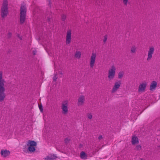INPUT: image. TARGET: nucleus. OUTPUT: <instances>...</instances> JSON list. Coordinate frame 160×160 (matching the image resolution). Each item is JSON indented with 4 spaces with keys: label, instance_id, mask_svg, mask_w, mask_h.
<instances>
[{
    "label": "nucleus",
    "instance_id": "nucleus-1",
    "mask_svg": "<svg viewBox=\"0 0 160 160\" xmlns=\"http://www.w3.org/2000/svg\"><path fill=\"white\" fill-rule=\"evenodd\" d=\"M8 13L7 0H3V3L1 9L2 17H5Z\"/></svg>",
    "mask_w": 160,
    "mask_h": 160
},
{
    "label": "nucleus",
    "instance_id": "nucleus-2",
    "mask_svg": "<svg viewBox=\"0 0 160 160\" xmlns=\"http://www.w3.org/2000/svg\"><path fill=\"white\" fill-rule=\"evenodd\" d=\"M26 7L24 5H22L21 7L20 15V22L23 23L25 20L26 17Z\"/></svg>",
    "mask_w": 160,
    "mask_h": 160
},
{
    "label": "nucleus",
    "instance_id": "nucleus-3",
    "mask_svg": "<svg viewBox=\"0 0 160 160\" xmlns=\"http://www.w3.org/2000/svg\"><path fill=\"white\" fill-rule=\"evenodd\" d=\"M37 145L36 142L33 141L29 140L27 143L28 150L31 152H33L35 150V148Z\"/></svg>",
    "mask_w": 160,
    "mask_h": 160
},
{
    "label": "nucleus",
    "instance_id": "nucleus-4",
    "mask_svg": "<svg viewBox=\"0 0 160 160\" xmlns=\"http://www.w3.org/2000/svg\"><path fill=\"white\" fill-rule=\"evenodd\" d=\"M116 71V68L114 66H112L108 70V78L110 79H112L114 77Z\"/></svg>",
    "mask_w": 160,
    "mask_h": 160
},
{
    "label": "nucleus",
    "instance_id": "nucleus-5",
    "mask_svg": "<svg viewBox=\"0 0 160 160\" xmlns=\"http://www.w3.org/2000/svg\"><path fill=\"white\" fill-rule=\"evenodd\" d=\"M97 54L96 53L92 52L90 58L89 64L91 68H93L94 66L96 59Z\"/></svg>",
    "mask_w": 160,
    "mask_h": 160
},
{
    "label": "nucleus",
    "instance_id": "nucleus-6",
    "mask_svg": "<svg viewBox=\"0 0 160 160\" xmlns=\"http://www.w3.org/2000/svg\"><path fill=\"white\" fill-rule=\"evenodd\" d=\"M147 84V82L146 81L142 82L138 87V91L139 92H143L145 90Z\"/></svg>",
    "mask_w": 160,
    "mask_h": 160
},
{
    "label": "nucleus",
    "instance_id": "nucleus-7",
    "mask_svg": "<svg viewBox=\"0 0 160 160\" xmlns=\"http://www.w3.org/2000/svg\"><path fill=\"white\" fill-rule=\"evenodd\" d=\"M2 72H0V93H3L5 91L4 87V81L2 79Z\"/></svg>",
    "mask_w": 160,
    "mask_h": 160
},
{
    "label": "nucleus",
    "instance_id": "nucleus-8",
    "mask_svg": "<svg viewBox=\"0 0 160 160\" xmlns=\"http://www.w3.org/2000/svg\"><path fill=\"white\" fill-rule=\"evenodd\" d=\"M121 85V82L120 81L116 82L113 86L112 90V93H114L117 92L119 88Z\"/></svg>",
    "mask_w": 160,
    "mask_h": 160
},
{
    "label": "nucleus",
    "instance_id": "nucleus-9",
    "mask_svg": "<svg viewBox=\"0 0 160 160\" xmlns=\"http://www.w3.org/2000/svg\"><path fill=\"white\" fill-rule=\"evenodd\" d=\"M68 103L67 101H65L63 102L62 106V110L63 113L64 114H66L68 111Z\"/></svg>",
    "mask_w": 160,
    "mask_h": 160
},
{
    "label": "nucleus",
    "instance_id": "nucleus-10",
    "mask_svg": "<svg viewBox=\"0 0 160 160\" xmlns=\"http://www.w3.org/2000/svg\"><path fill=\"white\" fill-rule=\"evenodd\" d=\"M154 48L153 47H151L149 49L148 54L147 60L148 61L151 59L152 57V55L153 53Z\"/></svg>",
    "mask_w": 160,
    "mask_h": 160
},
{
    "label": "nucleus",
    "instance_id": "nucleus-11",
    "mask_svg": "<svg viewBox=\"0 0 160 160\" xmlns=\"http://www.w3.org/2000/svg\"><path fill=\"white\" fill-rule=\"evenodd\" d=\"M0 154L2 157L6 158L9 155L10 152L8 150L2 149L1 151Z\"/></svg>",
    "mask_w": 160,
    "mask_h": 160
},
{
    "label": "nucleus",
    "instance_id": "nucleus-12",
    "mask_svg": "<svg viewBox=\"0 0 160 160\" xmlns=\"http://www.w3.org/2000/svg\"><path fill=\"white\" fill-rule=\"evenodd\" d=\"M71 40V30H68L67 31L66 36V42L67 44H69Z\"/></svg>",
    "mask_w": 160,
    "mask_h": 160
},
{
    "label": "nucleus",
    "instance_id": "nucleus-13",
    "mask_svg": "<svg viewBox=\"0 0 160 160\" xmlns=\"http://www.w3.org/2000/svg\"><path fill=\"white\" fill-rule=\"evenodd\" d=\"M84 97L83 96H80L78 99V104L79 105H82L84 102Z\"/></svg>",
    "mask_w": 160,
    "mask_h": 160
},
{
    "label": "nucleus",
    "instance_id": "nucleus-14",
    "mask_svg": "<svg viewBox=\"0 0 160 160\" xmlns=\"http://www.w3.org/2000/svg\"><path fill=\"white\" fill-rule=\"evenodd\" d=\"M57 158L55 155H49L45 158V160H54Z\"/></svg>",
    "mask_w": 160,
    "mask_h": 160
},
{
    "label": "nucleus",
    "instance_id": "nucleus-15",
    "mask_svg": "<svg viewBox=\"0 0 160 160\" xmlns=\"http://www.w3.org/2000/svg\"><path fill=\"white\" fill-rule=\"evenodd\" d=\"M157 85V83L155 81H153L150 86V90H154L156 88Z\"/></svg>",
    "mask_w": 160,
    "mask_h": 160
},
{
    "label": "nucleus",
    "instance_id": "nucleus-16",
    "mask_svg": "<svg viewBox=\"0 0 160 160\" xmlns=\"http://www.w3.org/2000/svg\"><path fill=\"white\" fill-rule=\"evenodd\" d=\"M138 138L135 136H133L132 138V144H135L138 143Z\"/></svg>",
    "mask_w": 160,
    "mask_h": 160
},
{
    "label": "nucleus",
    "instance_id": "nucleus-17",
    "mask_svg": "<svg viewBox=\"0 0 160 160\" xmlns=\"http://www.w3.org/2000/svg\"><path fill=\"white\" fill-rule=\"evenodd\" d=\"M87 154L84 152H82L80 153V157L82 159H86L87 158Z\"/></svg>",
    "mask_w": 160,
    "mask_h": 160
},
{
    "label": "nucleus",
    "instance_id": "nucleus-18",
    "mask_svg": "<svg viewBox=\"0 0 160 160\" xmlns=\"http://www.w3.org/2000/svg\"><path fill=\"white\" fill-rule=\"evenodd\" d=\"M5 97V95L4 92L0 93V101H3Z\"/></svg>",
    "mask_w": 160,
    "mask_h": 160
},
{
    "label": "nucleus",
    "instance_id": "nucleus-19",
    "mask_svg": "<svg viewBox=\"0 0 160 160\" xmlns=\"http://www.w3.org/2000/svg\"><path fill=\"white\" fill-rule=\"evenodd\" d=\"M137 48L135 46H132L131 49V51L132 53H134L136 52V51Z\"/></svg>",
    "mask_w": 160,
    "mask_h": 160
},
{
    "label": "nucleus",
    "instance_id": "nucleus-20",
    "mask_svg": "<svg viewBox=\"0 0 160 160\" xmlns=\"http://www.w3.org/2000/svg\"><path fill=\"white\" fill-rule=\"evenodd\" d=\"M81 55V52L78 51H77L76 52L75 54V56L76 58H80Z\"/></svg>",
    "mask_w": 160,
    "mask_h": 160
},
{
    "label": "nucleus",
    "instance_id": "nucleus-21",
    "mask_svg": "<svg viewBox=\"0 0 160 160\" xmlns=\"http://www.w3.org/2000/svg\"><path fill=\"white\" fill-rule=\"evenodd\" d=\"M124 73L123 72H120L118 73V78H122L123 75Z\"/></svg>",
    "mask_w": 160,
    "mask_h": 160
},
{
    "label": "nucleus",
    "instance_id": "nucleus-22",
    "mask_svg": "<svg viewBox=\"0 0 160 160\" xmlns=\"http://www.w3.org/2000/svg\"><path fill=\"white\" fill-rule=\"evenodd\" d=\"M108 38V36L107 35H105L103 37V42L104 43H105L106 42Z\"/></svg>",
    "mask_w": 160,
    "mask_h": 160
},
{
    "label": "nucleus",
    "instance_id": "nucleus-23",
    "mask_svg": "<svg viewBox=\"0 0 160 160\" xmlns=\"http://www.w3.org/2000/svg\"><path fill=\"white\" fill-rule=\"evenodd\" d=\"M136 148L137 150H139L141 149V146L139 145H138L136 146Z\"/></svg>",
    "mask_w": 160,
    "mask_h": 160
},
{
    "label": "nucleus",
    "instance_id": "nucleus-24",
    "mask_svg": "<svg viewBox=\"0 0 160 160\" xmlns=\"http://www.w3.org/2000/svg\"><path fill=\"white\" fill-rule=\"evenodd\" d=\"M88 118H89V119H91L92 118V115L91 113L88 114Z\"/></svg>",
    "mask_w": 160,
    "mask_h": 160
},
{
    "label": "nucleus",
    "instance_id": "nucleus-25",
    "mask_svg": "<svg viewBox=\"0 0 160 160\" xmlns=\"http://www.w3.org/2000/svg\"><path fill=\"white\" fill-rule=\"evenodd\" d=\"M124 4L126 5L128 3V0H122Z\"/></svg>",
    "mask_w": 160,
    "mask_h": 160
},
{
    "label": "nucleus",
    "instance_id": "nucleus-26",
    "mask_svg": "<svg viewBox=\"0 0 160 160\" xmlns=\"http://www.w3.org/2000/svg\"><path fill=\"white\" fill-rule=\"evenodd\" d=\"M57 79V77L56 75H55L53 78V80L54 81H56Z\"/></svg>",
    "mask_w": 160,
    "mask_h": 160
},
{
    "label": "nucleus",
    "instance_id": "nucleus-27",
    "mask_svg": "<svg viewBox=\"0 0 160 160\" xmlns=\"http://www.w3.org/2000/svg\"><path fill=\"white\" fill-rule=\"evenodd\" d=\"M102 136H100L98 137V138L99 139H102Z\"/></svg>",
    "mask_w": 160,
    "mask_h": 160
},
{
    "label": "nucleus",
    "instance_id": "nucleus-28",
    "mask_svg": "<svg viewBox=\"0 0 160 160\" xmlns=\"http://www.w3.org/2000/svg\"><path fill=\"white\" fill-rule=\"evenodd\" d=\"M39 108H40V110H41V111H42V110H41V108L40 107V106H39Z\"/></svg>",
    "mask_w": 160,
    "mask_h": 160
},
{
    "label": "nucleus",
    "instance_id": "nucleus-29",
    "mask_svg": "<svg viewBox=\"0 0 160 160\" xmlns=\"http://www.w3.org/2000/svg\"><path fill=\"white\" fill-rule=\"evenodd\" d=\"M64 18H63V19H65V18H66V16H64Z\"/></svg>",
    "mask_w": 160,
    "mask_h": 160
},
{
    "label": "nucleus",
    "instance_id": "nucleus-30",
    "mask_svg": "<svg viewBox=\"0 0 160 160\" xmlns=\"http://www.w3.org/2000/svg\"><path fill=\"white\" fill-rule=\"evenodd\" d=\"M140 160H143L142 159H141Z\"/></svg>",
    "mask_w": 160,
    "mask_h": 160
}]
</instances>
